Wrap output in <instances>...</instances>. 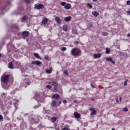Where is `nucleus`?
<instances>
[{"mask_svg":"<svg viewBox=\"0 0 130 130\" xmlns=\"http://www.w3.org/2000/svg\"><path fill=\"white\" fill-rule=\"evenodd\" d=\"M81 53L82 51L81 50L77 48H74L71 50V54H72L73 56H80Z\"/></svg>","mask_w":130,"mask_h":130,"instance_id":"obj_1","label":"nucleus"},{"mask_svg":"<svg viewBox=\"0 0 130 130\" xmlns=\"http://www.w3.org/2000/svg\"><path fill=\"white\" fill-rule=\"evenodd\" d=\"M40 116H34V117L29 119V121L33 124L39 123V121H40Z\"/></svg>","mask_w":130,"mask_h":130,"instance_id":"obj_2","label":"nucleus"},{"mask_svg":"<svg viewBox=\"0 0 130 130\" xmlns=\"http://www.w3.org/2000/svg\"><path fill=\"white\" fill-rule=\"evenodd\" d=\"M10 79V75H2L1 77V82L3 83H8Z\"/></svg>","mask_w":130,"mask_h":130,"instance_id":"obj_3","label":"nucleus"},{"mask_svg":"<svg viewBox=\"0 0 130 130\" xmlns=\"http://www.w3.org/2000/svg\"><path fill=\"white\" fill-rule=\"evenodd\" d=\"M44 8V5L43 4H35V9L36 10H42V9Z\"/></svg>","mask_w":130,"mask_h":130,"instance_id":"obj_4","label":"nucleus"},{"mask_svg":"<svg viewBox=\"0 0 130 130\" xmlns=\"http://www.w3.org/2000/svg\"><path fill=\"white\" fill-rule=\"evenodd\" d=\"M51 107H57L58 105H57V102L55 100L52 101L51 104Z\"/></svg>","mask_w":130,"mask_h":130,"instance_id":"obj_5","label":"nucleus"},{"mask_svg":"<svg viewBox=\"0 0 130 130\" xmlns=\"http://www.w3.org/2000/svg\"><path fill=\"white\" fill-rule=\"evenodd\" d=\"M49 85H51L52 86H54V89H56V87H57V83L55 81H52L49 82Z\"/></svg>","mask_w":130,"mask_h":130,"instance_id":"obj_6","label":"nucleus"},{"mask_svg":"<svg viewBox=\"0 0 130 130\" xmlns=\"http://www.w3.org/2000/svg\"><path fill=\"white\" fill-rule=\"evenodd\" d=\"M90 111H92L90 113V115H95L96 113H97V112L96 111V110L93 108L89 109Z\"/></svg>","mask_w":130,"mask_h":130,"instance_id":"obj_7","label":"nucleus"},{"mask_svg":"<svg viewBox=\"0 0 130 130\" xmlns=\"http://www.w3.org/2000/svg\"><path fill=\"white\" fill-rule=\"evenodd\" d=\"M42 62L40 61L36 60V61H32L31 62V64H36L37 66H40Z\"/></svg>","mask_w":130,"mask_h":130,"instance_id":"obj_8","label":"nucleus"},{"mask_svg":"<svg viewBox=\"0 0 130 130\" xmlns=\"http://www.w3.org/2000/svg\"><path fill=\"white\" fill-rule=\"evenodd\" d=\"M106 60L107 61H110L111 62V63H113V64H114V63H115V62L114 61H113L112 58H111V57H107L106 58Z\"/></svg>","mask_w":130,"mask_h":130,"instance_id":"obj_9","label":"nucleus"},{"mask_svg":"<svg viewBox=\"0 0 130 130\" xmlns=\"http://www.w3.org/2000/svg\"><path fill=\"white\" fill-rule=\"evenodd\" d=\"M23 37L26 38L29 36V32L28 31H23L22 34Z\"/></svg>","mask_w":130,"mask_h":130,"instance_id":"obj_10","label":"nucleus"},{"mask_svg":"<svg viewBox=\"0 0 130 130\" xmlns=\"http://www.w3.org/2000/svg\"><path fill=\"white\" fill-rule=\"evenodd\" d=\"M48 22V19H47V18H44V19H43L42 23L43 25H46Z\"/></svg>","mask_w":130,"mask_h":130,"instance_id":"obj_11","label":"nucleus"},{"mask_svg":"<svg viewBox=\"0 0 130 130\" xmlns=\"http://www.w3.org/2000/svg\"><path fill=\"white\" fill-rule=\"evenodd\" d=\"M102 54L98 53V54H94L93 57L94 58H100L101 57Z\"/></svg>","mask_w":130,"mask_h":130,"instance_id":"obj_12","label":"nucleus"},{"mask_svg":"<svg viewBox=\"0 0 130 130\" xmlns=\"http://www.w3.org/2000/svg\"><path fill=\"white\" fill-rule=\"evenodd\" d=\"M74 114L75 118L78 119L80 118V117H81V114L78 112H74Z\"/></svg>","mask_w":130,"mask_h":130,"instance_id":"obj_13","label":"nucleus"},{"mask_svg":"<svg viewBox=\"0 0 130 130\" xmlns=\"http://www.w3.org/2000/svg\"><path fill=\"white\" fill-rule=\"evenodd\" d=\"M55 20L58 24H61L62 21L61 20H60V18L59 17H56L55 18Z\"/></svg>","mask_w":130,"mask_h":130,"instance_id":"obj_14","label":"nucleus"},{"mask_svg":"<svg viewBox=\"0 0 130 130\" xmlns=\"http://www.w3.org/2000/svg\"><path fill=\"white\" fill-rule=\"evenodd\" d=\"M59 97L60 96L58 94H55L52 95V98L56 99V100H58V99H59Z\"/></svg>","mask_w":130,"mask_h":130,"instance_id":"obj_15","label":"nucleus"},{"mask_svg":"<svg viewBox=\"0 0 130 130\" xmlns=\"http://www.w3.org/2000/svg\"><path fill=\"white\" fill-rule=\"evenodd\" d=\"M71 8H72V5L70 4H67L64 6V9H66V10H70Z\"/></svg>","mask_w":130,"mask_h":130,"instance_id":"obj_16","label":"nucleus"},{"mask_svg":"<svg viewBox=\"0 0 130 130\" xmlns=\"http://www.w3.org/2000/svg\"><path fill=\"white\" fill-rule=\"evenodd\" d=\"M62 30H63L65 32H68V25L65 24L63 25Z\"/></svg>","mask_w":130,"mask_h":130,"instance_id":"obj_17","label":"nucleus"},{"mask_svg":"<svg viewBox=\"0 0 130 130\" xmlns=\"http://www.w3.org/2000/svg\"><path fill=\"white\" fill-rule=\"evenodd\" d=\"M71 20H72V17L71 16H68L64 18V21L66 22H70Z\"/></svg>","mask_w":130,"mask_h":130,"instance_id":"obj_18","label":"nucleus"},{"mask_svg":"<svg viewBox=\"0 0 130 130\" xmlns=\"http://www.w3.org/2000/svg\"><path fill=\"white\" fill-rule=\"evenodd\" d=\"M92 14L94 17H98V16H99V13L97 11H93L92 12Z\"/></svg>","mask_w":130,"mask_h":130,"instance_id":"obj_19","label":"nucleus"},{"mask_svg":"<svg viewBox=\"0 0 130 130\" xmlns=\"http://www.w3.org/2000/svg\"><path fill=\"white\" fill-rule=\"evenodd\" d=\"M18 31H19L18 26L15 25V26L13 27V32H18Z\"/></svg>","mask_w":130,"mask_h":130,"instance_id":"obj_20","label":"nucleus"},{"mask_svg":"<svg viewBox=\"0 0 130 130\" xmlns=\"http://www.w3.org/2000/svg\"><path fill=\"white\" fill-rule=\"evenodd\" d=\"M72 33L73 34H76V35H77L78 34V30H77V29H75V28H72Z\"/></svg>","mask_w":130,"mask_h":130,"instance_id":"obj_21","label":"nucleus"},{"mask_svg":"<svg viewBox=\"0 0 130 130\" xmlns=\"http://www.w3.org/2000/svg\"><path fill=\"white\" fill-rule=\"evenodd\" d=\"M52 68H50L49 70H46V72L47 74H51L52 73Z\"/></svg>","mask_w":130,"mask_h":130,"instance_id":"obj_22","label":"nucleus"},{"mask_svg":"<svg viewBox=\"0 0 130 130\" xmlns=\"http://www.w3.org/2000/svg\"><path fill=\"white\" fill-rule=\"evenodd\" d=\"M35 99H36V100H40V97L39 96V94L37 93L36 94L35 96H34Z\"/></svg>","mask_w":130,"mask_h":130,"instance_id":"obj_23","label":"nucleus"},{"mask_svg":"<svg viewBox=\"0 0 130 130\" xmlns=\"http://www.w3.org/2000/svg\"><path fill=\"white\" fill-rule=\"evenodd\" d=\"M8 68L9 69H14V67L13 66V63L12 62H9L8 64Z\"/></svg>","mask_w":130,"mask_h":130,"instance_id":"obj_24","label":"nucleus"},{"mask_svg":"<svg viewBox=\"0 0 130 130\" xmlns=\"http://www.w3.org/2000/svg\"><path fill=\"white\" fill-rule=\"evenodd\" d=\"M34 56H35V57H37V58H39V59H40V56L39 55V54L38 53H35L34 54Z\"/></svg>","mask_w":130,"mask_h":130,"instance_id":"obj_25","label":"nucleus"},{"mask_svg":"<svg viewBox=\"0 0 130 130\" xmlns=\"http://www.w3.org/2000/svg\"><path fill=\"white\" fill-rule=\"evenodd\" d=\"M69 127H70V126L67 125L64 126V128H62L61 130H71Z\"/></svg>","mask_w":130,"mask_h":130,"instance_id":"obj_26","label":"nucleus"},{"mask_svg":"<svg viewBox=\"0 0 130 130\" xmlns=\"http://www.w3.org/2000/svg\"><path fill=\"white\" fill-rule=\"evenodd\" d=\"M27 19H28V17L26 15L24 16L22 18V22H23V21H26Z\"/></svg>","mask_w":130,"mask_h":130,"instance_id":"obj_27","label":"nucleus"},{"mask_svg":"<svg viewBox=\"0 0 130 130\" xmlns=\"http://www.w3.org/2000/svg\"><path fill=\"white\" fill-rule=\"evenodd\" d=\"M106 53L107 54H109V53H110V49H108V48H106Z\"/></svg>","mask_w":130,"mask_h":130,"instance_id":"obj_28","label":"nucleus"},{"mask_svg":"<svg viewBox=\"0 0 130 130\" xmlns=\"http://www.w3.org/2000/svg\"><path fill=\"white\" fill-rule=\"evenodd\" d=\"M52 122H55L56 121V117H53L51 118Z\"/></svg>","mask_w":130,"mask_h":130,"instance_id":"obj_29","label":"nucleus"},{"mask_svg":"<svg viewBox=\"0 0 130 130\" xmlns=\"http://www.w3.org/2000/svg\"><path fill=\"white\" fill-rule=\"evenodd\" d=\"M102 35H103V36H107V35H108V32H103L102 33Z\"/></svg>","mask_w":130,"mask_h":130,"instance_id":"obj_30","label":"nucleus"},{"mask_svg":"<svg viewBox=\"0 0 130 130\" xmlns=\"http://www.w3.org/2000/svg\"><path fill=\"white\" fill-rule=\"evenodd\" d=\"M87 6L88 7V8H90V9H92V5L90 4V3H88L87 4Z\"/></svg>","mask_w":130,"mask_h":130,"instance_id":"obj_31","label":"nucleus"},{"mask_svg":"<svg viewBox=\"0 0 130 130\" xmlns=\"http://www.w3.org/2000/svg\"><path fill=\"white\" fill-rule=\"evenodd\" d=\"M123 111L127 112L128 111V109H127V108H126V107H125L124 108H123Z\"/></svg>","mask_w":130,"mask_h":130,"instance_id":"obj_32","label":"nucleus"},{"mask_svg":"<svg viewBox=\"0 0 130 130\" xmlns=\"http://www.w3.org/2000/svg\"><path fill=\"white\" fill-rule=\"evenodd\" d=\"M4 120V117L3 115H0V121H3Z\"/></svg>","mask_w":130,"mask_h":130,"instance_id":"obj_33","label":"nucleus"},{"mask_svg":"<svg viewBox=\"0 0 130 130\" xmlns=\"http://www.w3.org/2000/svg\"><path fill=\"white\" fill-rule=\"evenodd\" d=\"M64 75H66V76H69V72H68V71L65 70L64 71Z\"/></svg>","mask_w":130,"mask_h":130,"instance_id":"obj_34","label":"nucleus"},{"mask_svg":"<svg viewBox=\"0 0 130 130\" xmlns=\"http://www.w3.org/2000/svg\"><path fill=\"white\" fill-rule=\"evenodd\" d=\"M60 5H61V6H66V5H67V3H66V2H61V3H60Z\"/></svg>","mask_w":130,"mask_h":130,"instance_id":"obj_35","label":"nucleus"},{"mask_svg":"<svg viewBox=\"0 0 130 130\" xmlns=\"http://www.w3.org/2000/svg\"><path fill=\"white\" fill-rule=\"evenodd\" d=\"M61 50L62 51H66V50H67V48L65 47H63L61 48Z\"/></svg>","mask_w":130,"mask_h":130,"instance_id":"obj_36","label":"nucleus"},{"mask_svg":"<svg viewBox=\"0 0 130 130\" xmlns=\"http://www.w3.org/2000/svg\"><path fill=\"white\" fill-rule=\"evenodd\" d=\"M46 88H47V89H51V86L50 85H48L46 86Z\"/></svg>","mask_w":130,"mask_h":130,"instance_id":"obj_37","label":"nucleus"},{"mask_svg":"<svg viewBox=\"0 0 130 130\" xmlns=\"http://www.w3.org/2000/svg\"><path fill=\"white\" fill-rule=\"evenodd\" d=\"M7 8H8V6H7L6 8H1L0 10L1 11H5V10H7Z\"/></svg>","mask_w":130,"mask_h":130,"instance_id":"obj_38","label":"nucleus"},{"mask_svg":"<svg viewBox=\"0 0 130 130\" xmlns=\"http://www.w3.org/2000/svg\"><path fill=\"white\" fill-rule=\"evenodd\" d=\"M128 80H126L124 83V86H126L127 85V82Z\"/></svg>","mask_w":130,"mask_h":130,"instance_id":"obj_39","label":"nucleus"},{"mask_svg":"<svg viewBox=\"0 0 130 130\" xmlns=\"http://www.w3.org/2000/svg\"><path fill=\"white\" fill-rule=\"evenodd\" d=\"M126 5H127V6H130V1L126 2Z\"/></svg>","mask_w":130,"mask_h":130,"instance_id":"obj_40","label":"nucleus"},{"mask_svg":"<svg viewBox=\"0 0 130 130\" xmlns=\"http://www.w3.org/2000/svg\"><path fill=\"white\" fill-rule=\"evenodd\" d=\"M14 107H15L16 109H18V106L17 105V103L14 104Z\"/></svg>","mask_w":130,"mask_h":130,"instance_id":"obj_41","label":"nucleus"},{"mask_svg":"<svg viewBox=\"0 0 130 130\" xmlns=\"http://www.w3.org/2000/svg\"><path fill=\"white\" fill-rule=\"evenodd\" d=\"M26 4H29L30 3V0H25Z\"/></svg>","mask_w":130,"mask_h":130,"instance_id":"obj_42","label":"nucleus"},{"mask_svg":"<svg viewBox=\"0 0 130 130\" xmlns=\"http://www.w3.org/2000/svg\"><path fill=\"white\" fill-rule=\"evenodd\" d=\"M79 43H80V42H79V41H76L75 42V44H79Z\"/></svg>","mask_w":130,"mask_h":130,"instance_id":"obj_43","label":"nucleus"},{"mask_svg":"<svg viewBox=\"0 0 130 130\" xmlns=\"http://www.w3.org/2000/svg\"><path fill=\"white\" fill-rule=\"evenodd\" d=\"M44 58H45V59H48V58H49L48 56H45Z\"/></svg>","mask_w":130,"mask_h":130,"instance_id":"obj_44","label":"nucleus"},{"mask_svg":"<svg viewBox=\"0 0 130 130\" xmlns=\"http://www.w3.org/2000/svg\"><path fill=\"white\" fill-rule=\"evenodd\" d=\"M60 104H61V101H59V102H58V104H57L58 106H59V105H60Z\"/></svg>","mask_w":130,"mask_h":130,"instance_id":"obj_45","label":"nucleus"},{"mask_svg":"<svg viewBox=\"0 0 130 130\" xmlns=\"http://www.w3.org/2000/svg\"><path fill=\"white\" fill-rule=\"evenodd\" d=\"M63 103L65 104V103H68V102H67V100H63L62 101Z\"/></svg>","mask_w":130,"mask_h":130,"instance_id":"obj_46","label":"nucleus"},{"mask_svg":"<svg viewBox=\"0 0 130 130\" xmlns=\"http://www.w3.org/2000/svg\"><path fill=\"white\" fill-rule=\"evenodd\" d=\"M90 85L92 88H95V87L93 85V84H91Z\"/></svg>","mask_w":130,"mask_h":130,"instance_id":"obj_47","label":"nucleus"},{"mask_svg":"<svg viewBox=\"0 0 130 130\" xmlns=\"http://www.w3.org/2000/svg\"><path fill=\"white\" fill-rule=\"evenodd\" d=\"M34 108H38V106H35V107H34Z\"/></svg>","mask_w":130,"mask_h":130,"instance_id":"obj_48","label":"nucleus"},{"mask_svg":"<svg viewBox=\"0 0 130 130\" xmlns=\"http://www.w3.org/2000/svg\"><path fill=\"white\" fill-rule=\"evenodd\" d=\"M77 101H77V100H75V101H74V103H77Z\"/></svg>","mask_w":130,"mask_h":130,"instance_id":"obj_49","label":"nucleus"},{"mask_svg":"<svg viewBox=\"0 0 130 130\" xmlns=\"http://www.w3.org/2000/svg\"><path fill=\"white\" fill-rule=\"evenodd\" d=\"M127 37H129V36H130V34L129 33L128 34H127Z\"/></svg>","mask_w":130,"mask_h":130,"instance_id":"obj_50","label":"nucleus"},{"mask_svg":"<svg viewBox=\"0 0 130 130\" xmlns=\"http://www.w3.org/2000/svg\"><path fill=\"white\" fill-rule=\"evenodd\" d=\"M26 84H27V85H30V83H29V82H27Z\"/></svg>","mask_w":130,"mask_h":130,"instance_id":"obj_51","label":"nucleus"},{"mask_svg":"<svg viewBox=\"0 0 130 130\" xmlns=\"http://www.w3.org/2000/svg\"><path fill=\"white\" fill-rule=\"evenodd\" d=\"M119 101L121 102V97L119 98Z\"/></svg>","mask_w":130,"mask_h":130,"instance_id":"obj_52","label":"nucleus"},{"mask_svg":"<svg viewBox=\"0 0 130 130\" xmlns=\"http://www.w3.org/2000/svg\"><path fill=\"white\" fill-rule=\"evenodd\" d=\"M98 0H92V2H97Z\"/></svg>","mask_w":130,"mask_h":130,"instance_id":"obj_53","label":"nucleus"},{"mask_svg":"<svg viewBox=\"0 0 130 130\" xmlns=\"http://www.w3.org/2000/svg\"><path fill=\"white\" fill-rule=\"evenodd\" d=\"M116 102H119V101H118V100H116Z\"/></svg>","mask_w":130,"mask_h":130,"instance_id":"obj_54","label":"nucleus"},{"mask_svg":"<svg viewBox=\"0 0 130 130\" xmlns=\"http://www.w3.org/2000/svg\"><path fill=\"white\" fill-rule=\"evenodd\" d=\"M2 57V54L0 53V57Z\"/></svg>","mask_w":130,"mask_h":130,"instance_id":"obj_55","label":"nucleus"},{"mask_svg":"<svg viewBox=\"0 0 130 130\" xmlns=\"http://www.w3.org/2000/svg\"><path fill=\"white\" fill-rule=\"evenodd\" d=\"M27 115H28V114H25V116H26Z\"/></svg>","mask_w":130,"mask_h":130,"instance_id":"obj_56","label":"nucleus"},{"mask_svg":"<svg viewBox=\"0 0 130 130\" xmlns=\"http://www.w3.org/2000/svg\"><path fill=\"white\" fill-rule=\"evenodd\" d=\"M112 130H115V129L114 128H113Z\"/></svg>","mask_w":130,"mask_h":130,"instance_id":"obj_57","label":"nucleus"},{"mask_svg":"<svg viewBox=\"0 0 130 130\" xmlns=\"http://www.w3.org/2000/svg\"><path fill=\"white\" fill-rule=\"evenodd\" d=\"M23 10V8H21V10Z\"/></svg>","mask_w":130,"mask_h":130,"instance_id":"obj_58","label":"nucleus"},{"mask_svg":"<svg viewBox=\"0 0 130 130\" xmlns=\"http://www.w3.org/2000/svg\"><path fill=\"white\" fill-rule=\"evenodd\" d=\"M104 1H106V0H104Z\"/></svg>","mask_w":130,"mask_h":130,"instance_id":"obj_59","label":"nucleus"}]
</instances>
